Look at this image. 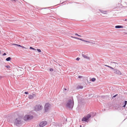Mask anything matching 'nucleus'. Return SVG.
I'll return each mask as SVG.
<instances>
[{
    "instance_id": "nucleus-1",
    "label": "nucleus",
    "mask_w": 127,
    "mask_h": 127,
    "mask_svg": "<svg viewBox=\"0 0 127 127\" xmlns=\"http://www.w3.org/2000/svg\"><path fill=\"white\" fill-rule=\"evenodd\" d=\"M74 102L73 99H69L66 102V107L72 110L73 107Z\"/></svg>"
},
{
    "instance_id": "nucleus-2",
    "label": "nucleus",
    "mask_w": 127,
    "mask_h": 127,
    "mask_svg": "<svg viewBox=\"0 0 127 127\" xmlns=\"http://www.w3.org/2000/svg\"><path fill=\"white\" fill-rule=\"evenodd\" d=\"M34 108L35 111H39L42 109L43 106L39 104L35 106Z\"/></svg>"
},
{
    "instance_id": "nucleus-3",
    "label": "nucleus",
    "mask_w": 127,
    "mask_h": 127,
    "mask_svg": "<svg viewBox=\"0 0 127 127\" xmlns=\"http://www.w3.org/2000/svg\"><path fill=\"white\" fill-rule=\"evenodd\" d=\"M33 118V116L30 115H25L24 117V119L26 121L30 120Z\"/></svg>"
},
{
    "instance_id": "nucleus-4",
    "label": "nucleus",
    "mask_w": 127,
    "mask_h": 127,
    "mask_svg": "<svg viewBox=\"0 0 127 127\" xmlns=\"http://www.w3.org/2000/svg\"><path fill=\"white\" fill-rule=\"evenodd\" d=\"M50 105V104L48 103L45 104L44 106V110L45 112H47L48 111Z\"/></svg>"
},
{
    "instance_id": "nucleus-5",
    "label": "nucleus",
    "mask_w": 127,
    "mask_h": 127,
    "mask_svg": "<svg viewBox=\"0 0 127 127\" xmlns=\"http://www.w3.org/2000/svg\"><path fill=\"white\" fill-rule=\"evenodd\" d=\"M82 55L84 58L89 60L90 58L88 56V55L86 53L84 52H82Z\"/></svg>"
},
{
    "instance_id": "nucleus-6",
    "label": "nucleus",
    "mask_w": 127,
    "mask_h": 127,
    "mask_svg": "<svg viewBox=\"0 0 127 127\" xmlns=\"http://www.w3.org/2000/svg\"><path fill=\"white\" fill-rule=\"evenodd\" d=\"M14 123L15 125L17 126L18 125L20 124L21 123V121L20 119L18 120V119L17 118L15 120Z\"/></svg>"
},
{
    "instance_id": "nucleus-7",
    "label": "nucleus",
    "mask_w": 127,
    "mask_h": 127,
    "mask_svg": "<svg viewBox=\"0 0 127 127\" xmlns=\"http://www.w3.org/2000/svg\"><path fill=\"white\" fill-rule=\"evenodd\" d=\"M47 122L46 121H44L40 122L39 125L40 127H43L47 124Z\"/></svg>"
},
{
    "instance_id": "nucleus-8",
    "label": "nucleus",
    "mask_w": 127,
    "mask_h": 127,
    "mask_svg": "<svg viewBox=\"0 0 127 127\" xmlns=\"http://www.w3.org/2000/svg\"><path fill=\"white\" fill-rule=\"evenodd\" d=\"M113 70L114 73H115L120 75L122 74L121 72L117 69L113 68Z\"/></svg>"
},
{
    "instance_id": "nucleus-9",
    "label": "nucleus",
    "mask_w": 127,
    "mask_h": 127,
    "mask_svg": "<svg viewBox=\"0 0 127 127\" xmlns=\"http://www.w3.org/2000/svg\"><path fill=\"white\" fill-rule=\"evenodd\" d=\"M36 96V95L34 94H32V95H29L28 96V98L30 99H32L34 97H35Z\"/></svg>"
},
{
    "instance_id": "nucleus-10",
    "label": "nucleus",
    "mask_w": 127,
    "mask_h": 127,
    "mask_svg": "<svg viewBox=\"0 0 127 127\" xmlns=\"http://www.w3.org/2000/svg\"><path fill=\"white\" fill-rule=\"evenodd\" d=\"M88 120V119L86 117H84L82 119V121L83 122L85 121L87 122Z\"/></svg>"
},
{
    "instance_id": "nucleus-11",
    "label": "nucleus",
    "mask_w": 127,
    "mask_h": 127,
    "mask_svg": "<svg viewBox=\"0 0 127 127\" xmlns=\"http://www.w3.org/2000/svg\"><path fill=\"white\" fill-rule=\"evenodd\" d=\"M115 28H123V27L121 26L118 25L115 26Z\"/></svg>"
},
{
    "instance_id": "nucleus-12",
    "label": "nucleus",
    "mask_w": 127,
    "mask_h": 127,
    "mask_svg": "<svg viewBox=\"0 0 127 127\" xmlns=\"http://www.w3.org/2000/svg\"><path fill=\"white\" fill-rule=\"evenodd\" d=\"M83 87L82 86H78L77 88L76 89L77 90L79 89H82L83 88Z\"/></svg>"
},
{
    "instance_id": "nucleus-13",
    "label": "nucleus",
    "mask_w": 127,
    "mask_h": 127,
    "mask_svg": "<svg viewBox=\"0 0 127 127\" xmlns=\"http://www.w3.org/2000/svg\"><path fill=\"white\" fill-rule=\"evenodd\" d=\"M88 119H89L91 117V115L90 114H88L87 115V116H86Z\"/></svg>"
},
{
    "instance_id": "nucleus-14",
    "label": "nucleus",
    "mask_w": 127,
    "mask_h": 127,
    "mask_svg": "<svg viewBox=\"0 0 127 127\" xmlns=\"http://www.w3.org/2000/svg\"><path fill=\"white\" fill-rule=\"evenodd\" d=\"M127 101H124V105L123 106L124 107H125L126 106V105H127Z\"/></svg>"
},
{
    "instance_id": "nucleus-15",
    "label": "nucleus",
    "mask_w": 127,
    "mask_h": 127,
    "mask_svg": "<svg viewBox=\"0 0 127 127\" xmlns=\"http://www.w3.org/2000/svg\"><path fill=\"white\" fill-rule=\"evenodd\" d=\"M11 58L10 57H8L6 59V60L7 61H8L10 60Z\"/></svg>"
},
{
    "instance_id": "nucleus-16",
    "label": "nucleus",
    "mask_w": 127,
    "mask_h": 127,
    "mask_svg": "<svg viewBox=\"0 0 127 127\" xmlns=\"http://www.w3.org/2000/svg\"><path fill=\"white\" fill-rule=\"evenodd\" d=\"M105 66H107V67H109V68H111V69H113V68H113V67H112L110 66H109V65H105Z\"/></svg>"
},
{
    "instance_id": "nucleus-17",
    "label": "nucleus",
    "mask_w": 127,
    "mask_h": 127,
    "mask_svg": "<svg viewBox=\"0 0 127 127\" xmlns=\"http://www.w3.org/2000/svg\"><path fill=\"white\" fill-rule=\"evenodd\" d=\"M5 66L9 69L11 68L10 66L9 65H5Z\"/></svg>"
},
{
    "instance_id": "nucleus-18",
    "label": "nucleus",
    "mask_w": 127,
    "mask_h": 127,
    "mask_svg": "<svg viewBox=\"0 0 127 127\" xmlns=\"http://www.w3.org/2000/svg\"><path fill=\"white\" fill-rule=\"evenodd\" d=\"M91 80H92V82H94L95 80L96 79L95 78H93Z\"/></svg>"
},
{
    "instance_id": "nucleus-19",
    "label": "nucleus",
    "mask_w": 127,
    "mask_h": 127,
    "mask_svg": "<svg viewBox=\"0 0 127 127\" xmlns=\"http://www.w3.org/2000/svg\"><path fill=\"white\" fill-rule=\"evenodd\" d=\"M30 49H32L33 50H34L35 51H36V49H35V48L31 47H30Z\"/></svg>"
},
{
    "instance_id": "nucleus-20",
    "label": "nucleus",
    "mask_w": 127,
    "mask_h": 127,
    "mask_svg": "<svg viewBox=\"0 0 127 127\" xmlns=\"http://www.w3.org/2000/svg\"><path fill=\"white\" fill-rule=\"evenodd\" d=\"M14 44L16 45L18 47H22V46L21 45H18V44Z\"/></svg>"
},
{
    "instance_id": "nucleus-21",
    "label": "nucleus",
    "mask_w": 127,
    "mask_h": 127,
    "mask_svg": "<svg viewBox=\"0 0 127 127\" xmlns=\"http://www.w3.org/2000/svg\"><path fill=\"white\" fill-rule=\"evenodd\" d=\"M84 41L87 42L89 43H91V42L90 41L86 40H84Z\"/></svg>"
},
{
    "instance_id": "nucleus-22",
    "label": "nucleus",
    "mask_w": 127,
    "mask_h": 127,
    "mask_svg": "<svg viewBox=\"0 0 127 127\" xmlns=\"http://www.w3.org/2000/svg\"><path fill=\"white\" fill-rule=\"evenodd\" d=\"M37 51L39 52H41V50L40 49H37Z\"/></svg>"
},
{
    "instance_id": "nucleus-23",
    "label": "nucleus",
    "mask_w": 127,
    "mask_h": 127,
    "mask_svg": "<svg viewBox=\"0 0 127 127\" xmlns=\"http://www.w3.org/2000/svg\"><path fill=\"white\" fill-rule=\"evenodd\" d=\"M78 77L79 78H82L83 77V76H78Z\"/></svg>"
},
{
    "instance_id": "nucleus-24",
    "label": "nucleus",
    "mask_w": 127,
    "mask_h": 127,
    "mask_svg": "<svg viewBox=\"0 0 127 127\" xmlns=\"http://www.w3.org/2000/svg\"><path fill=\"white\" fill-rule=\"evenodd\" d=\"M75 35H76L78 36H80V37H81V36L80 35H78V34H77V33H75Z\"/></svg>"
},
{
    "instance_id": "nucleus-25",
    "label": "nucleus",
    "mask_w": 127,
    "mask_h": 127,
    "mask_svg": "<svg viewBox=\"0 0 127 127\" xmlns=\"http://www.w3.org/2000/svg\"><path fill=\"white\" fill-rule=\"evenodd\" d=\"M80 59V58L78 57L76 59V60L77 61H79Z\"/></svg>"
},
{
    "instance_id": "nucleus-26",
    "label": "nucleus",
    "mask_w": 127,
    "mask_h": 127,
    "mask_svg": "<svg viewBox=\"0 0 127 127\" xmlns=\"http://www.w3.org/2000/svg\"><path fill=\"white\" fill-rule=\"evenodd\" d=\"M50 71H53V69L52 68H51L50 69Z\"/></svg>"
},
{
    "instance_id": "nucleus-27",
    "label": "nucleus",
    "mask_w": 127,
    "mask_h": 127,
    "mask_svg": "<svg viewBox=\"0 0 127 127\" xmlns=\"http://www.w3.org/2000/svg\"><path fill=\"white\" fill-rule=\"evenodd\" d=\"M117 95H118V94H117L114 95V96H113V97H115L116 96H117Z\"/></svg>"
},
{
    "instance_id": "nucleus-28",
    "label": "nucleus",
    "mask_w": 127,
    "mask_h": 127,
    "mask_svg": "<svg viewBox=\"0 0 127 127\" xmlns=\"http://www.w3.org/2000/svg\"><path fill=\"white\" fill-rule=\"evenodd\" d=\"M111 62L112 63H113L115 64H117V63H116V62Z\"/></svg>"
},
{
    "instance_id": "nucleus-29",
    "label": "nucleus",
    "mask_w": 127,
    "mask_h": 127,
    "mask_svg": "<svg viewBox=\"0 0 127 127\" xmlns=\"http://www.w3.org/2000/svg\"><path fill=\"white\" fill-rule=\"evenodd\" d=\"M6 54L5 53H4L2 55V56H4L6 55Z\"/></svg>"
},
{
    "instance_id": "nucleus-30",
    "label": "nucleus",
    "mask_w": 127,
    "mask_h": 127,
    "mask_svg": "<svg viewBox=\"0 0 127 127\" xmlns=\"http://www.w3.org/2000/svg\"><path fill=\"white\" fill-rule=\"evenodd\" d=\"M25 94H28V92H25Z\"/></svg>"
},
{
    "instance_id": "nucleus-31",
    "label": "nucleus",
    "mask_w": 127,
    "mask_h": 127,
    "mask_svg": "<svg viewBox=\"0 0 127 127\" xmlns=\"http://www.w3.org/2000/svg\"><path fill=\"white\" fill-rule=\"evenodd\" d=\"M72 37L73 38H75V39H77V37H73V36H71V37Z\"/></svg>"
},
{
    "instance_id": "nucleus-32",
    "label": "nucleus",
    "mask_w": 127,
    "mask_h": 127,
    "mask_svg": "<svg viewBox=\"0 0 127 127\" xmlns=\"http://www.w3.org/2000/svg\"><path fill=\"white\" fill-rule=\"evenodd\" d=\"M21 47L22 48H25L24 46H22V47Z\"/></svg>"
},
{
    "instance_id": "nucleus-33",
    "label": "nucleus",
    "mask_w": 127,
    "mask_h": 127,
    "mask_svg": "<svg viewBox=\"0 0 127 127\" xmlns=\"http://www.w3.org/2000/svg\"><path fill=\"white\" fill-rule=\"evenodd\" d=\"M80 40H82L83 41H84V40H83V39H81V38H80Z\"/></svg>"
},
{
    "instance_id": "nucleus-34",
    "label": "nucleus",
    "mask_w": 127,
    "mask_h": 127,
    "mask_svg": "<svg viewBox=\"0 0 127 127\" xmlns=\"http://www.w3.org/2000/svg\"><path fill=\"white\" fill-rule=\"evenodd\" d=\"M101 12L102 13H105L103 12H105V11H101Z\"/></svg>"
},
{
    "instance_id": "nucleus-35",
    "label": "nucleus",
    "mask_w": 127,
    "mask_h": 127,
    "mask_svg": "<svg viewBox=\"0 0 127 127\" xmlns=\"http://www.w3.org/2000/svg\"><path fill=\"white\" fill-rule=\"evenodd\" d=\"M80 38L77 37V39L78 40H80Z\"/></svg>"
},
{
    "instance_id": "nucleus-36",
    "label": "nucleus",
    "mask_w": 127,
    "mask_h": 127,
    "mask_svg": "<svg viewBox=\"0 0 127 127\" xmlns=\"http://www.w3.org/2000/svg\"><path fill=\"white\" fill-rule=\"evenodd\" d=\"M102 110L103 111H105V109H103Z\"/></svg>"
},
{
    "instance_id": "nucleus-37",
    "label": "nucleus",
    "mask_w": 127,
    "mask_h": 127,
    "mask_svg": "<svg viewBox=\"0 0 127 127\" xmlns=\"http://www.w3.org/2000/svg\"><path fill=\"white\" fill-rule=\"evenodd\" d=\"M64 90H66V88H64Z\"/></svg>"
},
{
    "instance_id": "nucleus-38",
    "label": "nucleus",
    "mask_w": 127,
    "mask_h": 127,
    "mask_svg": "<svg viewBox=\"0 0 127 127\" xmlns=\"http://www.w3.org/2000/svg\"><path fill=\"white\" fill-rule=\"evenodd\" d=\"M125 21H127V19H125Z\"/></svg>"
},
{
    "instance_id": "nucleus-39",
    "label": "nucleus",
    "mask_w": 127,
    "mask_h": 127,
    "mask_svg": "<svg viewBox=\"0 0 127 127\" xmlns=\"http://www.w3.org/2000/svg\"><path fill=\"white\" fill-rule=\"evenodd\" d=\"M80 127H81V126L80 125Z\"/></svg>"
},
{
    "instance_id": "nucleus-40",
    "label": "nucleus",
    "mask_w": 127,
    "mask_h": 127,
    "mask_svg": "<svg viewBox=\"0 0 127 127\" xmlns=\"http://www.w3.org/2000/svg\"><path fill=\"white\" fill-rule=\"evenodd\" d=\"M67 0H66V1H67Z\"/></svg>"
}]
</instances>
